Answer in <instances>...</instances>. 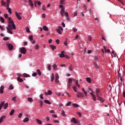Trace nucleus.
Instances as JSON below:
<instances>
[{
    "label": "nucleus",
    "mask_w": 125,
    "mask_h": 125,
    "mask_svg": "<svg viewBox=\"0 0 125 125\" xmlns=\"http://www.w3.org/2000/svg\"><path fill=\"white\" fill-rule=\"evenodd\" d=\"M14 112H15V111L14 110V109H12L11 112H10L9 115L10 116H12V115H13V114H14Z\"/></svg>",
    "instance_id": "obj_31"
},
{
    "label": "nucleus",
    "mask_w": 125,
    "mask_h": 125,
    "mask_svg": "<svg viewBox=\"0 0 125 125\" xmlns=\"http://www.w3.org/2000/svg\"><path fill=\"white\" fill-rule=\"evenodd\" d=\"M73 66H72V64H70L69 66H68V69L69 70V71H73Z\"/></svg>",
    "instance_id": "obj_30"
},
{
    "label": "nucleus",
    "mask_w": 125,
    "mask_h": 125,
    "mask_svg": "<svg viewBox=\"0 0 125 125\" xmlns=\"http://www.w3.org/2000/svg\"><path fill=\"white\" fill-rule=\"evenodd\" d=\"M7 3V2L6 3V2H4V0H1V6H3L5 5V4H6Z\"/></svg>",
    "instance_id": "obj_22"
},
{
    "label": "nucleus",
    "mask_w": 125,
    "mask_h": 125,
    "mask_svg": "<svg viewBox=\"0 0 125 125\" xmlns=\"http://www.w3.org/2000/svg\"><path fill=\"white\" fill-rule=\"evenodd\" d=\"M71 104V102H68L66 104V106H70V104Z\"/></svg>",
    "instance_id": "obj_52"
},
{
    "label": "nucleus",
    "mask_w": 125,
    "mask_h": 125,
    "mask_svg": "<svg viewBox=\"0 0 125 125\" xmlns=\"http://www.w3.org/2000/svg\"><path fill=\"white\" fill-rule=\"evenodd\" d=\"M59 75H58V73H56L55 75V82L57 83H59Z\"/></svg>",
    "instance_id": "obj_10"
},
{
    "label": "nucleus",
    "mask_w": 125,
    "mask_h": 125,
    "mask_svg": "<svg viewBox=\"0 0 125 125\" xmlns=\"http://www.w3.org/2000/svg\"><path fill=\"white\" fill-rule=\"evenodd\" d=\"M59 7L61 8L60 13H64V16L66 17L67 21H69L70 20L69 15L67 12H65V8H64L63 5H60Z\"/></svg>",
    "instance_id": "obj_2"
},
{
    "label": "nucleus",
    "mask_w": 125,
    "mask_h": 125,
    "mask_svg": "<svg viewBox=\"0 0 125 125\" xmlns=\"http://www.w3.org/2000/svg\"><path fill=\"white\" fill-rule=\"evenodd\" d=\"M23 115V114L22 113H20L19 116H18V117L19 118H21V117H22V116Z\"/></svg>",
    "instance_id": "obj_62"
},
{
    "label": "nucleus",
    "mask_w": 125,
    "mask_h": 125,
    "mask_svg": "<svg viewBox=\"0 0 125 125\" xmlns=\"http://www.w3.org/2000/svg\"><path fill=\"white\" fill-rule=\"evenodd\" d=\"M90 94L91 96L93 101H96V97L95 96V95H94L93 92H90Z\"/></svg>",
    "instance_id": "obj_12"
},
{
    "label": "nucleus",
    "mask_w": 125,
    "mask_h": 125,
    "mask_svg": "<svg viewBox=\"0 0 125 125\" xmlns=\"http://www.w3.org/2000/svg\"><path fill=\"white\" fill-rule=\"evenodd\" d=\"M56 43H57V44H59L60 41H59V40L57 39L56 40Z\"/></svg>",
    "instance_id": "obj_59"
},
{
    "label": "nucleus",
    "mask_w": 125,
    "mask_h": 125,
    "mask_svg": "<svg viewBox=\"0 0 125 125\" xmlns=\"http://www.w3.org/2000/svg\"><path fill=\"white\" fill-rule=\"evenodd\" d=\"M4 16L5 18H6V19H7V18H8V15L7 14H5L4 15Z\"/></svg>",
    "instance_id": "obj_53"
},
{
    "label": "nucleus",
    "mask_w": 125,
    "mask_h": 125,
    "mask_svg": "<svg viewBox=\"0 0 125 125\" xmlns=\"http://www.w3.org/2000/svg\"><path fill=\"white\" fill-rule=\"evenodd\" d=\"M4 119H5V116L3 115L0 118V124H1L3 122Z\"/></svg>",
    "instance_id": "obj_16"
},
{
    "label": "nucleus",
    "mask_w": 125,
    "mask_h": 125,
    "mask_svg": "<svg viewBox=\"0 0 125 125\" xmlns=\"http://www.w3.org/2000/svg\"><path fill=\"white\" fill-rule=\"evenodd\" d=\"M35 49H39V44H36L35 46Z\"/></svg>",
    "instance_id": "obj_56"
},
{
    "label": "nucleus",
    "mask_w": 125,
    "mask_h": 125,
    "mask_svg": "<svg viewBox=\"0 0 125 125\" xmlns=\"http://www.w3.org/2000/svg\"><path fill=\"white\" fill-rule=\"evenodd\" d=\"M23 77H24V78H29V77H30V75L27 74L26 73H24L23 74Z\"/></svg>",
    "instance_id": "obj_27"
},
{
    "label": "nucleus",
    "mask_w": 125,
    "mask_h": 125,
    "mask_svg": "<svg viewBox=\"0 0 125 125\" xmlns=\"http://www.w3.org/2000/svg\"><path fill=\"white\" fill-rule=\"evenodd\" d=\"M9 88H10V89H13V88H14V87L13 86V85H10Z\"/></svg>",
    "instance_id": "obj_60"
},
{
    "label": "nucleus",
    "mask_w": 125,
    "mask_h": 125,
    "mask_svg": "<svg viewBox=\"0 0 125 125\" xmlns=\"http://www.w3.org/2000/svg\"><path fill=\"white\" fill-rule=\"evenodd\" d=\"M82 91H83L85 96H87V92L86 91H85V90H84V88H82Z\"/></svg>",
    "instance_id": "obj_34"
},
{
    "label": "nucleus",
    "mask_w": 125,
    "mask_h": 125,
    "mask_svg": "<svg viewBox=\"0 0 125 125\" xmlns=\"http://www.w3.org/2000/svg\"><path fill=\"white\" fill-rule=\"evenodd\" d=\"M45 94H46V95H51L52 94V92H51L50 90H48L47 93L45 92Z\"/></svg>",
    "instance_id": "obj_20"
},
{
    "label": "nucleus",
    "mask_w": 125,
    "mask_h": 125,
    "mask_svg": "<svg viewBox=\"0 0 125 125\" xmlns=\"http://www.w3.org/2000/svg\"><path fill=\"white\" fill-rule=\"evenodd\" d=\"M65 53V51H62L61 52V54H58V56H59L60 58H62L63 57H65V55L64 54Z\"/></svg>",
    "instance_id": "obj_11"
},
{
    "label": "nucleus",
    "mask_w": 125,
    "mask_h": 125,
    "mask_svg": "<svg viewBox=\"0 0 125 125\" xmlns=\"http://www.w3.org/2000/svg\"><path fill=\"white\" fill-rule=\"evenodd\" d=\"M7 4L6 5V9L8 10L9 14H11V8H9V3H10V0H6Z\"/></svg>",
    "instance_id": "obj_4"
},
{
    "label": "nucleus",
    "mask_w": 125,
    "mask_h": 125,
    "mask_svg": "<svg viewBox=\"0 0 125 125\" xmlns=\"http://www.w3.org/2000/svg\"><path fill=\"white\" fill-rule=\"evenodd\" d=\"M27 100L29 101V102H33V98H28Z\"/></svg>",
    "instance_id": "obj_44"
},
{
    "label": "nucleus",
    "mask_w": 125,
    "mask_h": 125,
    "mask_svg": "<svg viewBox=\"0 0 125 125\" xmlns=\"http://www.w3.org/2000/svg\"><path fill=\"white\" fill-rule=\"evenodd\" d=\"M94 66L95 68H96L97 69L99 67V66H98V65L97 64V63H96V62L94 63Z\"/></svg>",
    "instance_id": "obj_42"
},
{
    "label": "nucleus",
    "mask_w": 125,
    "mask_h": 125,
    "mask_svg": "<svg viewBox=\"0 0 125 125\" xmlns=\"http://www.w3.org/2000/svg\"><path fill=\"white\" fill-rule=\"evenodd\" d=\"M15 14H16V16L17 17V18H18V19L19 20H22V17H21V13H18L17 12H15Z\"/></svg>",
    "instance_id": "obj_8"
},
{
    "label": "nucleus",
    "mask_w": 125,
    "mask_h": 125,
    "mask_svg": "<svg viewBox=\"0 0 125 125\" xmlns=\"http://www.w3.org/2000/svg\"><path fill=\"white\" fill-rule=\"evenodd\" d=\"M92 39V38H91V36H89L88 38V41H91Z\"/></svg>",
    "instance_id": "obj_63"
},
{
    "label": "nucleus",
    "mask_w": 125,
    "mask_h": 125,
    "mask_svg": "<svg viewBox=\"0 0 125 125\" xmlns=\"http://www.w3.org/2000/svg\"><path fill=\"white\" fill-rule=\"evenodd\" d=\"M28 2L29 3V6H30V7H34V3L31 0H28Z\"/></svg>",
    "instance_id": "obj_15"
},
{
    "label": "nucleus",
    "mask_w": 125,
    "mask_h": 125,
    "mask_svg": "<svg viewBox=\"0 0 125 125\" xmlns=\"http://www.w3.org/2000/svg\"><path fill=\"white\" fill-rule=\"evenodd\" d=\"M42 10H44V11H45V10H46V8H45V6H44V5L42 6Z\"/></svg>",
    "instance_id": "obj_47"
},
{
    "label": "nucleus",
    "mask_w": 125,
    "mask_h": 125,
    "mask_svg": "<svg viewBox=\"0 0 125 125\" xmlns=\"http://www.w3.org/2000/svg\"><path fill=\"white\" fill-rule=\"evenodd\" d=\"M40 98L41 99H43V95L41 94V95H40Z\"/></svg>",
    "instance_id": "obj_57"
},
{
    "label": "nucleus",
    "mask_w": 125,
    "mask_h": 125,
    "mask_svg": "<svg viewBox=\"0 0 125 125\" xmlns=\"http://www.w3.org/2000/svg\"><path fill=\"white\" fill-rule=\"evenodd\" d=\"M29 39L30 42H31V41H33V40H34V38H33L32 35H30L29 36Z\"/></svg>",
    "instance_id": "obj_43"
},
{
    "label": "nucleus",
    "mask_w": 125,
    "mask_h": 125,
    "mask_svg": "<svg viewBox=\"0 0 125 125\" xmlns=\"http://www.w3.org/2000/svg\"><path fill=\"white\" fill-rule=\"evenodd\" d=\"M4 105V102H2L0 104V111L1 110L2 108L3 107V105Z\"/></svg>",
    "instance_id": "obj_25"
},
{
    "label": "nucleus",
    "mask_w": 125,
    "mask_h": 125,
    "mask_svg": "<svg viewBox=\"0 0 125 125\" xmlns=\"http://www.w3.org/2000/svg\"><path fill=\"white\" fill-rule=\"evenodd\" d=\"M44 102L46 103V104H49V105H50V104H51V103H50V102H49V101L47 100H44Z\"/></svg>",
    "instance_id": "obj_28"
},
{
    "label": "nucleus",
    "mask_w": 125,
    "mask_h": 125,
    "mask_svg": "<svg viewBox=\"0 0 125 125\" xmlns=\"http://www.w3.org/2000/svg\"><path fill=\"white\" fill-rule=\"evenodd\" d=\"M52 67L54 70H56L57 69V65L56 64H53Z\"/></svg>",
    "instance_id": "obj_40"
},
{
    "label": "nucleus",
    "mask_w": 125,
    "mask_h": 125,
    "mask_svg": "<svg viewBox=\"0 0 125 125\" xmlns=\"http://www.w3.org/2000/svg\"><path fill=\"white\" fill-rule=\"evenodd\" d=\"M25 30H26V32L27 33H30V29L29 28V27H27L25 28Z\"/></svg>",
    "instance_id": "obj_35"
},
{
    "label": "nucleus",
    "mask_w": 125,
    "mask_h": 125,
    "mask_svg": "<svg viewBox=\"0 0 125 125\" xmlns=\"http://www.w3.org/2000/svg\"><path fill=\"white\" fill-rule=\"evenodd\" d=\"M96 96L98 97V99L102 103L105 101L102 97H100L101 96V93H100V89L99 88L96 89Z\"/></svg>",
    "instance_id": "obj_3"
},
{
    "label": "nucleus",
    "mask_w": 125,
    "mask_h": 125,
    "mask_svg": "<svg viewBox=\"0 0 125 125\" xmlns=\"http://www.w3.org/2000/svg\"><path fill=\"white\" fill-rule=\"evenodd\" d=\"M37 72L39 76H41L42 75V72H41V70H40V69H37Z\"/></svg>",
    "instance_id": "obj_32"
},
{
    "label": "nucleus",
    "mask_w": 125,
    "mask_h": 125,
    "mask_svg": "<svg viewBox=\"0 0 125 125\" xmlns=\"http://www.w3.org/2000/svg\"><path fill=\"white\" fill-rule=\"evenodd\" d=\"M73 81H75V79H72L71 78H69L68 82H67V88L69 89L70 87H71V85H72V83H73Z\"/></svg>",
    "instance_id": "obj_5"
},
{
    "label": "nucleus",
    "mask_w": 125,
    "mask_h": 125,
    "mask_svg": "<svg viewBox=\"0 0 125 125\" xmlns=\"http://www.w3.org/2000/svg\"><path fill=\"white\" fill-rule=\"evenodd\" d=\"M73 32H74V33H76V32H77L78 31V29H77V28H73Z\"/></svg>",
    "instance_id": "obj_58"
},
{
    "label": "nucleus",
    "mask_w": 125,
    "mask_h": 125,
    "mask_svg": "<svg viewBox=\"0 0 125 125\" xmlns=\"http://www.w3.org/2000/svg\"><path fill=\"white\" fill-rule=\"evenodd\" d=\"M40 107H42V104H43V102H42V101H40Z\"/></svg>",
    "instance_id": "obj_46"
},
{
    "label": "nucleus",
    "mask_w": 125,
    "mask_h": 125,
    "mask_svg": "<svg viewBox=\"0 0 125 125\" xmlns=\"http://www.w3.org/2000/svg\"><path fill=\"white\" fill-rule=\"evenodd\" d=\"M104 49L105 53H107V52H108V53H110V50L109 49H107V47L104 46Z\"/></svg>",
    "instance_id": "obj_14"
},
{
    "label": "nucleus",
    "mask_w": 125,
    "mask_h": 125,
    "mask_svg": "<svg viewBox=\"0 0 125 125\" xmlns=\"http://www.w3.org/2000/svg\"><path fill=\"white\" fill-rule=\"evenodd\" d=\"M37 76V72H34L32 74V77H36Z\"/></svg>",
    "instance_id": "obj_61"
},
{
    "label": "nucleus",
    "mask_w": 125,
    "mask_h": 125,
    "mask_svg": "<svg viewBox=\"0 0 125 125\" xmlns=\"http://www.w3.org/2000/svg\"><path fill=\"white\" fill-rule=\"evenodd\" d=\"M23 123H27V122H29V118H26L23 120Z\"/></svg>",
    "instance_id": "obj_29"
},
{
    "label": "nucleus",
    "mask_w": 125,
    "mask_h": 125,
    "mask_svg": "<svg viewBox=\"0 0 125 125\" xmlns=\"http://www.w3.org/2000/svg\"><path fill=\"white\" fill-rule=\"evenodd\" d=\"M3 89H4V86H1L0 87V93L1 94L3 93Z\"/></svg>",
    "instance_id": "obj_17"
},
{
    "label": "nucleus",
    "mask_w": 125,
    "mask_h": 125,
    "mask_svg": "<svg viewBox=\"0 0 125 125\" xmlns=\"http://www.w3.org/2000/svg\"><path fill=\"white\" fill-rule=\"evenodd\" d=\"M6 45L7 46H8L9 50H12L13 48V46L11 44L7 43Z\"/></svg>",
    "instance_id": "obj_13"
},
{
    "label": "nucleus",
    "mask_w": 125,
    "mask_h": 125,
    "mask_svg": "<svg viewBox=\"0 0 125 125\" xmlns=\"http://www.w3.org/2000/svg\"><path fill=\"white\" fill-rule=\"evenodd\" d=\"M8 22L9 24H8V26L6 27L7 32L8 34L13 35L12 30H16V26L15 25L14 22H13V21H12L11 18H9L8 19Z\"/></svg>",
    "instance_id": "obj_1"
},
{
    "label": "nucleus",
    "mask_w": 125,
    "mask_h": 125,
    "mask_svg": "<svg viewBox=\"0 0 125 125\" xmlns=\"http://www.w3.org/2000/svg\"><path fill=\"white\" fill-rule=\"evenodd\" d=\"M61 113L62 116H63V117L65 116V111L64 110H62Z\"/></svg>",
    "instance_id": "obj_48"
},
{
    "label": "nucleus",
    "mask_w": 125,
    "mask_h": 125,
    "mask_svg": "<svg viewBox=\"0 0 125 125\" xmlns=\"http://www.w3.org/2000/svg\"><path fill=\"white\" fill-rule=\"evenodd\" d=\"M7 107H8V103H6L4 105V107L3 108L4 109H7Z\"/></svg>",
    "instance_id": "obj_33"
},
{
    "label": "nucleus",
    "mask_w": 125,
    "mask_h": 125,
    "mask_svg": "<svg viewBox=\"0 0 125 125\" xmlns=\"http://www.w3.org/2000/svg\"><path fill=\"white\" fill-rule=\"evenodd\" d=\"M77 15H78V12H77V11L74 12L73 17H75L77 16Z\"/></svg>",
    "instance_id": "obj_51"
},
{
    "label": "nucleus",
    "mask_w": 125,
    "mask_h": 125,
    "mask_svg": "<svg viewBox=\"0 0 125 125\" xmlns=\"http://www.w3.org/2000/svg\"><path fill=\"white\" fill-rule=\"evenodd\" d=\"M36 121L37 122V124H38V125H42V122L40 119H36Z\"/></svg>",
    "instance_id": "obj_18"
},
{
    "label": "nucleus",
    "mask_w": 125,
    "mask_h": 125,
    "mask_svg": "<svg viewBox=\"0 0 125 125\" xmlns=\"http://www.w3.org/2000/svg\"><path fill=\"white\" fill-rule=\"evenodd\" d=\"M86 82H87V83H91V79L89 77L86 78Z\"/></svg>",
    "instance_id": "obj_26"
},
{
    "label": "nucleus",
    "mask_w": 125,
    "mask_h": 125,
    "mask_svg": "<svg viewBox=\"0 0 125 125\" xmlns=\"http://www.w3.org/2000/svg\"><path fill=\"white\" fill-rule=\"evenodd\" d=\"M58 29H59L60 31H63V28L61 26H59Z\"/></svg>",
    "instance_id": "obj_50"
},
{
    "label": "nucleus",
    "mask_w": 125,
    "mask_h": 125,
    "mask_svg": "<svg viewBox=\"0 0 125 125\" xmlns=\"http://www.w3.org/2000/svg\"><path fill=\"white\" fill-rule=\"evenodd\" d=\"M76 96L78 98L83 97V94L81 92H77Z\"/></svg>",
    "instance_id": "obj_9"
},
{
    "label": "nucleus",
    "mask_w": 125,
    "mask_h": 125,
    "mask_svg": "<svg viewBox=\"0 0 125 125\" xmlns=\"http://www.w3.org/2000/svg\"><path fill=\"white\" fill-rule=\"evenodd\" d=\"M16 98H17V97H14L12 98V101H14V102L16 101Z\"/></svg>",
    "instance_id": "obj_54"
},
{
    "label": "nucleus",
    "mask_w": 125,
    "mask_h": 125,
    "mask_svg": "<svg viewBox=\"0 0 125 125\" xmlns=\"http://www.w3.org/2000/svg\"><path fill=\"white\" fill-rule=\"evenodd\" d=\"M73 89L74 90V91H75V92H78V91H77V87L76 86H73Z\"/></svg>",
    "instance_id": "obj_38"
},
{
    "label": "nucleus",
    "mask_w": 125,
    "mask_h": 125,
    "mask_svg": "<svg viewBox=\"0 0 125 125\" xmlns=\"http://www.w3.org/2000/svg\"><path fill=\"white\" fill-rule=\"evenodd\" d=\"M19 51L21 53H22V54H26V53L27 52V50L26 49V48L24 47L20 48Z\"/></svg>",
    "instance_id": "obj_6"
},
{
    "label": "nucleus",
    "mask_w": 125,
    "mask_h": 125,
    "mask_svg": "<svg viewBox=\"0 0 125 125\" xmlns=\"http://www.w3.org/2000/svg\"><path fill=\"white\" fill-rule=\"evenodd\" d=\"M57 32L60 35H62V32H61V30H60L58 28L56 29Z\"/></svg>",
    "instance_id": "obj_37"
},
{
    "label": "nucleus",
    "mask_w": 125,
    "mask_h": 125,
    "mask_svg": "<svg viewBox=\"0 0 125 125\" xmlns=\"http://www.w3.org/2000/svg\"><path fill=\"white\" fill-rule=\"evenodd\" d=\"M35 3H37L39 6L42 4V3L40 1H35Z\"/></svg>",
    "instance_id": "obj_39"
},
{
    "label": "nucleus",
    "mask_w": 125,
    "mask_h": 125,
    "mask_svg": "<svg viewBox=\"0 0 125 125\" xmlns=\"http://www.w3.org/2000/svg\"><path fill=\"white\" fill-rule=\"evenodd\" d=\"M71 123H73V124H80V121L76 120V118L72 117L71 120Z\"/></svg>",
    "instance_id": "obj_7"
},
{
    "label": "nucleus",
    "mask_w": 125,
    "mask_h": 125,
    "mask_svg": "<svg viewBox=\"0 0 125 125\" xmlns=\"http://www.w3.org/2000/svg\"><path fill=\"white\" fill-rule=\"evenodd\" d=\"M3 40L4 41H8V40H9V38L8 37H4Z\"/></svg>",
    "instance_id": "obj_55"
},
{
    "label": "nucleus",
    "mask_w": 125,
    "mask_h": 125,
    "mask_svg": "<svg viewBox=\"0 0 125 125\" xmlns=\"http://www.w3.org/2000/svg\"><path fill=\"white\" fill-rule=\"evenodd\" d=\"M0 21H1V23H3L4 22V19L1 17H0Z\"/></svg>",
    "instance_id": "obj_41"
},
{
    "label": "nucleus",
    "mask_w": 125,
    "mask_h": 125,
    "mask_svg": "<svg viewBox=\"0 0 125 125\" xmlns=\"http://www.w3.org/2000/svg\"><path fill=\"white\" fill-rule=\"evenodd\" d=\"M50 46L52 49V50H55L56 49V46L53 45H50Z\"/></svg>",
    "instance_id": "obj_21"
},
{
    "label": "nucleus",
    "mask_w": 125,
    "mask_h": 125,
    "mask_svg": "<svg viewBox=\"0 0 125 125\" xmlns=\"http://www.w3.org/2000/svg\"><path fill=\"white\" fill-rule=\"evenodd\" d=\"M116 56H117L116 53H115L114 54H111V57H116Z\"/></svg>",
    "instance_id": "obj_49"
},
{
    "label": "nucleus",
    "mask_w": 125,
    "mask_h": 125,
    "mask_svg": "<svg viewBox=\"0 0 125 125\" xmlns=\"http://www.w3.org/2000/svg\"><path fill=\"white\" fill-rule=\"evenodd\" d=\"M17 81H18V82H19L20 83H22V82L23 81V79H22L20 77H18L17 78Z\"/></svg>",
    "instance_id": "obj_24"
},
{
    "label": "nucleus",
    "mask_w": 125,
    "mask_h": 125,
    "mask_svg": "<svg viewBox=\"0 0 125 125\" xmlns=\"http://www.w3.org/2000/svg\"><path fill=\"white\" fill-rule=\"evenodd\" d=\"M73 105L74 106V107H75V108H77L78 107H79V104H73Z\"/></svg>",
    "instance_id": "obj_45"
},
{
    "label": "nucleus",
    "mask_w": 125,
    "mask_h": 125,
    "mask_svg": "<svg viewBox=\"0 0 125 125\" xmlns=\"http://www.w3.org/2000/svg\"><path fill=\"white\" fill-rule=\"evenodd\" d=\"M50 79H51V82L52 83L53 82V81H54V73L52 74Z\"/></svg>",
    "instance_id": "obj_19"
},
{
    "label": "nucleus",
    "mask_w": 125,
    "mask_h": 125,
    "mask_svg": "<svg viewBox=\"0 0 125 125\" xmlns=\"http://www.w3.org/2000/svg\"><path fill=\"white\" fill-rule=\"evenodd\" d=\"M64 1H65V0H60V5H62V4H63Z\"/></svg>",
    "instance_id": "obj_36"
},
{
    "label": "nucleus",
    "mask_w": 125,
    "mask_h": 125,
    "mask_svg": "<svg viewBox=\"0 0 125 125\" xmlns=\"http://www.w3.org/2000/svg\"><path fill=\"white\" fill-rule=\"evenodd\" d=\"M123 97H125V90L123 92Z\"/></svg>",
    "instance_id": "obj_64"
},
{
    "label": "nucleus",
    "mask_w": 125,
    "mask_h": 125,
    "mask_svg": "<svg viewBox=\"0 0 125 125\" xmlns=\"http://www.w3.org/2000/svg\"><path fill=\"white\" fill-rule=\"evenodd\" d=\"M42 29L44 31H48V27L45 25L43 26Z\"/></svg>",
    "instance_id": "obj_23"
}]
</instances>
